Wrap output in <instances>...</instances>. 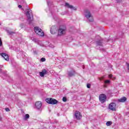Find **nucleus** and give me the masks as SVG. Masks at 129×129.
Here are the masks:
<instances>
[{
	"label": "nucleus",
	"instance_id": "nucleus-1",
	"mask_svg": "<svg viewBox=\"0 0 129 129\" xmlns=\"http://www.w3.org/2000/svg\"><path fill=\"white\" fill-rule=\"evenodd\" d=\"M26 16L27 17V22H28L29 24H31L34 19V18L33 17V13H32V10H29L26 12Z\"/></svg>",
	"mask_w": 129,
	"mask_h": 129
},
{
	"label": "nucleus",
	"instance_id": "nucleus-2",
	"mask_svg": "<svg viewBox=\"0 0 129 129\" xmlns=\"http://www.w3.org/2000/svg\"><path fill=\"white\" fill-rule=\"evenodd\" d=\"M85 16L86 18L89 21V22H93V17L91 15V13H90V12L88 10H86Z\"/></svg>",
	"mask_w": 129,
	"mask_h": 129
},
{
	"label": "nucleus",
	"instance_id": "nucleus-3",
	"mask_svg": "<svg viewBox=\"0 0 129 129\" xmlns=\"http://www.w3.org/2000/svg\"><path fill=\"white\" fill-rule=\"evenodd\" d=\"M34 31L37 34V35H38L39 36H41V37H43L44 36V32L42 30V29H40L38 27H34Z\"/></svg>",
	"mask_w": 129,
	"mask_h": 129
},
{
	"label": "nucleus",
	"instance_id": "nucleus-4",
	"mask_svg": "<svg viewBox=\"0 0 129 129\" xmlns=\"http://www.w3.org/2000/svg\"><path fill=\"white\" fill-rule=\"evenodd\" d=\"M46 101L47 103H49V104H57L58 103V100L53 99L52 98H47L46 100Z\"/></svg>",
	"mask_w": 129,
	"mask_h": 129
},
{
	"label": "nucleus",
	"instance_id": "nucleus-5",
	"mask_svg": "<svg viewBox=\"0 0 129 129\" xmlns=\"http://www.w3.org/2000/svg\"><path fill=\"white\" fill-rule=\"evenodd\" d=\"M66 33V27H63L59 28L58 31V36H62V35H64Z\"/></svg>",
	"mask_w": 129,
	"mask_h": 129
},
{
	"label": "nucleus",
	"instance_id": "nucleus-6",
	"mask_svg": "<svg viewBox=\"0 0 129 129\" xmlns=\"http://www.w3.org/2000/svg\"><path fill=\"white\" fill-rule=\"evenodd\" d=\"M35 108H36V109H37V110H40V111H42L43 109L42 108V102L41 101L36 102L35 105Z\"/></svg>",
	"mask_w": 129,
	"mask_h": 129
},
{
	"label": "nucleus",
	"instance_id": "nucleus-7",
	"mask_svg": "<svg viewBox=\"0 0 129 129\" xmlns=\"http://www.w3.org/2000/svg\"><path fill=\"white\" fill-rule=\"evenodd\" d=\"M99 100L101 103H104L106 101V95L104 94H102L99 96Z\"/></svg>",
	"mask_w": 129,
	"mask_h": 129
},
{
	"label": "nucleus",
	"instance_id": "nucleus-8",
	"mask_svg": "<svg viewBox=\"0 0 129 129\" xmlns=\"http://www.w3.org/2000/svg\"><path fill=\"white\" fill-rule=\"evenodd\" d=\"M75 116L77 119H81L82 117V115H81V113L78 111H76L75 113Z\"/></svg>",
	"mask_w": 129,
	"mask_h": 129
},
{
	"label": "nucleus",
	"instance_id": "nucleus-9",
	"mask_svg": "<svg viewBox=\"0 0 129 129\" xmlns=\"http://www.w3.org/2000/svg\"><path fill=\"white\" fill-rule=\"evenodd\" d=\"M115 107H116V104L115 103H111L109 105V109H110V110H115Z\"/></svg>",
	"mask_w": 129,
	"mask_h": 129
},
{
	"label": "nucleus",
	"instance_id": "nucleus-10",
	"mask_svg": "<svg viewBox=\"0 0 129 129\" xmlns=\"http://www.w3.org/2000/svg\"><path fill=\"white\" fill-rule=\"evenodd\" d=\"M65 7L67 8H68V9H71V10H74V11H76L77 9H76V7H73V6L70 5L69 3H66L65 4Z\"/></svg>",
	"mask_w": 129,
	"mask_h": 129
},
{
	"label": "nucleus",
	"instance_id": "nucleus-11",
	"mask_svg": "<svg viewBox=\"0 0 129 129\" xmlns=\"http://www.w3.org/2000/svg\"><path fill=\"white\" fill-rule=\"evenodd\" d=\"M1 55L6 60V61H9L10 60V57H9V55L7 54L6 53H1Z\"/></svg>",
	"mask_w": 129,
	"mask_h": 129
},
{
	"label": "nucleus",
	"instance_id": "nucleus-12",
	"mask_svg": "<svg viewBox=\"0 0 129 129\" xmlns=\"http://www.w3.org/2000/svg\"><path fill=\"white\" fill-rule=\"evenodd\" d=\"M48 73V72L45 69H43L42 72L39 73V75L41 77H44Z\"/></svg>",
	"mask_w": 129,
	"mask_h": 129
},
{
	"label": "nucleus",
	"instance_id": "nucleus-13",
	"mask_svg": "<svg viewBox=\"0 0 129 129\" xmlns=\"http://www.w3.org/2000/svg\"><path fill=\"white\" fill-rule=\"evenodd\" d=\"M118 100L119 102H125V101H126V97H123L122 98H121Z\"/></svg>",
	"mask_w": 129,
	"mask_h": 129
},
{
	"label": "nucleus",
	"instance_id": "nucleus-14",
	"mask_svg": "<svg viewBox=\"0 0 129 129\" xmlns=\"http://www.w3.org/2000/svg\"><path fill=\"white\" fill-rule=\"evenodd\" d=\"M54 26H52L51 28L50 29V33L53 35H54V34H55L56 32V29H54Z\"/></svg>",
	"mask_w": 129,
	"mask_h": 129
},
{
	"label": "nucleus",
	"instance_id": "nucleus-15",
	"mask_svg": "<svg viewBox=\"0 0 129 129\" xmlns=\"http://www.w3.org/2000/svg\"><path fill=\"white\" fill-rule=\"evenodd\" d=\"M68 75L70 77H72V76H74V75H75V72H70L68 73Z\"/></svg>",
	"mask_w": 129,
	"mask_h": 129
},
{
	"label": "nucleus",
	"instance_id": "nucleus-16",
	"mask_svg": "<svg viewBox=\"0 0 129 129\" xmlns=\"http://www.w3.org/2000/svg\"><path fill=\"white\" fill-rule=\"evenodd\" d=\"M96 43L97 45H98L99 46H102V42L101 41H98Z\"/></svg>",
	"mask_w": 129,
	"mask_h": 129
},
{
	"label": "nucleus",
	"instance_id": "nucleus-17",
	"mask_svg": "<svg viewBox=\"0 0 129 129\" xmlns=\"http://www.w3.org/2000/svg\"><path fill=\"white\" fill-rule=\"evenodd\" d=\"M106 124L107 125V126H109V125H111V124H112V122L110 121H107Z\"/></svg>",
	"mask_w": 129,
	"mask_h": 129
},
{
	"label": "nucleus",
	"instance_id": "nucleus-18",
	"mask_svg": "<svg viewBox=\"0 0 129 129\" xmlns=\"http://www.w3.org/2000/svg\"><path fill=\"white\" fill-rule=\"evenodd\" d=\"M32 40L33 42H34L35 43L38 42V39H37L36 38H32Z\"/></svg>",
	"mask_w": 129,
	"mask_h": 129
},
{
	"label": "nucleus",
	"instance_id": "nucleus-19",
	"mask_svg": "<svg viewBox=\"0 0 129 129\" xmlns=\"http://www.w3.org/2000/svg\"><path fill=\"white\" fill-rule=\"evenodd\" d=\"M29 117H30V115H29L28 114H26L25 115V119H28Z\"/></svg>",
	"mask_w": 129,
	"mask_h": 129
},
{
	"label": "nucleus",
	"instance_id": "nucleus-20",
	"mask_svg": "<svg viewBox=\"0 0 129 129\" xmlns=\"http://www.w3.org/2000/svg\"><path fill=\"white\" fill-rule=\"evenodd\" d=\"M105 83L106 84H109V83H110V81L109 80H106Z\"/></svg>",
	"mask_w": 129,
	"mask_h": 129
},
{
	"label": "nucleus",
	"instance_id": "nucleus-21",
	"mask_svg": "<svg viewBox=\"0 0 129 129\" xmlns=\"http://www.w3.org/2000/svg\"><path fill=\"white\" fill-rule=\"evenodd\" d=\"M62 101L64 102H66V101H67V98L66 97H63Z\"/></svg>",
	"mask_w": 129,
	"mask_h": 129
},
{
	"label": "nucleus",
	"instance_id": "nucleus-22",
	"mask_svg": "<svg viewBox=\"0 0 129 129\" xmlns=\"http://www.w3.org/2000/svg\"><path fill=\"white\" fill-rule=\"evenodd\" d=\"M41 60L42 61V62H45V61H46V58L42 57L41 58Z\"/></svg>",
	"mask_w": 129,
	"mask_h": 129
},
{
	"label": "nucleus",
	"instance_id": "nucleus-23",
	"mask_svg": "<svg viewBox=\"0 0 129 129\" xmlns=\"http://www.w3.org/2000/svg\"><path fill=\"white\" fill-rule=\"evenodd\" d=\"M8 33H9V34L10 35H13V34H15V32H9V31H8Z\"/></svg>",
	"mask_w": 129,
	"mask_h": 129
},
{
	"label": "nucleus",
	"instance_id": "nucleus-24",
	"mask_svg": "<svg viewBox=\"0 0 129 129\" xmlns=\"http://www.w3.org/2000/svg\"><path fill=\"white\" fill-rule=\"evenodd\" d=\"M3 46V41H2V39L0 38V46Z\"/></svg>",
	"mask_w": 129,
	"mask_h": 129
},
{
	"label": "nucleus",
	"instance_id": "nucleus-25",
	"mask_svg": "<svg viewBox=\"0 0 129 129\" xmlns=\"http://www.w3.org/2000/svg\"><path fill=\"white\" fill-rule=\"evenodd\" d=\"M90 86H91V85L90 84H88L87 85V88H90Z\"/></svg>",
	"mask_w": 129,
	"mask_h": 129
},
{
	"label": "nucleus",
	"instance_id": "nucleus-26",
	"mask_svg": "<svg viewBox=\"0 0 129 129\" xmlns=\"http://www.w3.org/2000/svg\"><path fill=\"white\" fill-rule=\"evenodd\" d=\"M5 110H6V111L9 112V111H10V108H6Z\"/></svg>",
	"mask_w": 129,
	"mask_h": 129
},
{
	"label": "nucleus",
	"instance_id": "nucleus-27",
	"mask_svg": "<svg viewBox=\"0 0 129 129\" xmlns=\"http://www.w3.org/2000/svg\"><path fill=\"white\" fill-rule=\"evenodd\" d=\"M117 3H121V0H115Z\"/></svg>",
	"mask_w": 129,
	"mask_h": 129
},
{
	"label": "nucleus",
	"instance_id": "nucleus-28",
	"mask_svg": "<svg viewBox=\"0 0 129 129\" xmlns=\"http://www.w3.org/2000/svg\"><path fill=\"white\" fill-rule=\"evenodd\" d=\"M111 77H112V75H109V78H111Z\"/></svg>",
	"mask_w": 129,
	"mask_h": 129
},
{
	"label": "nucleus",
	"instance_id": "nucleus-29",
	"mask_svg": "<svg viewBox=\"0 0 129 129\" xmlns=\"http://www.w3.org/2000/svg\"><path fill=\"white\" fill-rule=\"evenodd\" d=\"M34 54H38V51H34Z\"/></svg>",
	"mask_w": 129,
	"mask_h": 129
},
{
	"label": "nucleus",
	"instance_id": "nucleus-30",
	"mask_svg": "<svg viewBox=\"0 0 129 129\" xmlns=\"http://www.w3.org/2000/svg\"><path fill=\"white\" fill-rule=\"evenodd\" d=\"M18 8H19V9H21L22 6H21V5H19V6H18Z\"/></svg>",
	"mask_w": 129,
	"mask_h": 129
},
{
	"label": "nucleus",
	"instance_id": "nucleus-31",
	"mask_svg": "<svg viewBox=\"0 0 129 129\" xmlns=\"http://www.w3.org/2000/svg\"><path fill=\"white\" fill-rule=\"evenodd\" d=\"M47 5H48V6H49V5H50V2H47Z\"/></svg>",
	"mask_w": 129,
	"mask_h": 129
},
{
	"label": "nucleus",
	"instance_id": "nucleus-32",
	"mask_svg": "<svg viewBox=\"0 0 129 129\" xmlns=\"http://www.w3.org/2000/svg\"><path fill=\"white\" fill-rule=\"evenodd\" d=\"M0 120H2V117L0 116Z\"/></svg>",
	"mask_w": 129,
	"mask_h": 129
},
{
	"label": "nucleus",
	"instance_id": "nucleus-33",
	"mask_svg": "<svg viewBox=\"0 0 129 129\" xmlns=\"http://www.w3.org/2000/svg\"><path fill=\"white\" fill-rule=\"evenodd\" d=\"M2 25V23H0V26Z\"/></svg>",
	"mask_w": 129,
	"mask_h": 129
}]
</instances>
